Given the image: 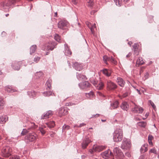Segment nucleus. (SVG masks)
Returning <instances> with one entry per match:
<instances>
[{
  "label": "nucleus",
  "mask_w": 159,
  "mask_h": 159,
  "mask_svg": "<svg viewBox=\"0 0 159 159\" xmlns=\"http://www.w3.org/2000/svg\"><path fill=\"white\" fill-rule=\"evenodd\" d=\"M19 1V0H5V1L1 2L0 8L1 9L7 11L8 10L11 6L15 3L16 1Z\"/></svg>",
  "instance_id": "f257e3e1"
},
{
  "label": "nucleus",
  "mask_w": 159,
  "mask_h": 159,
  "mask_svg": "<svg viewBox=\"0 0 159 159\" xmlns=\"http://www.w3.org/2000/svg\"><path fill=\"white\" fill-rule=\"evenodd\" d=\"M123 137V133L122 130L120 128L117 129L113 134V139L116 142H120Z\"/></svg>",
  "instance_id": "f03ea898"
},
{
  "label": "nucleus",
  "mask_w": 159,
  "mask_h": 159,
  "mask_svg": "<svg viewBox=\"0 0 159 159\" xmlns=\"http://www.w3.org/2000/svg\"><path fill=\"white\" fill-rule=\"evenodd\" d=\"M12 149L9 146H6L3 148L2 151V156L5 157H8L11 155Z\"/></svg>",
  "instance_id": "7ed1b4c3"
},
{
  "label": "nucleus",
  "mask_w": 159,
  "mask_h": 159,
  "mask_svg": "<svg viewBox=\"0 0 159 159\" xmlns=\"http://www.w3.org/2000/svg\"><path fill=\"white\" fill-rule=\"evenodd\" d=\"M131 145L130 140L129 139H125L122 142L121 148L123 149L127 150L130 149Z\"/></svg>",
  "instance_id": "20e7f679"
},
{
  "label": "nucleus",
  "mask_w": 159,
  "mask_h": 159,
  "mask_svg": "<svg viewBox=\"0 0 159 159\" xmlns=\"http://www.w3.org/2000/svg\"><path fill=\"white\" fill-rule=\"evenodd\" d=\"M107 89L109 90H114L117 87V85L114 83L110 80H107Z\"/></svg>",
  "instance_id": "39448f33"
},
{
  "label": "nucleus",
  "mask_w": 159,
  "mask_h": 159,
  "mask_svg": "<svg viewBox=\"0 0 159 159\" xmlns=\"http://www.w3.org/2000/svg\"><path fill=\"white\" fill-rule=\"evenodd\" d=\"M37 135L34 133L29 134L25 137V139L28 142H32L35 140Z\"/></svg>",
  "instance_id": "423d86ee"
},
{
  "label": "nucleus",
  "mask_w": 159,
  "mask_h": 159,
  "mask_svg": "<svg viewBox=\"0 0 159 159\" xmlns=\"http://www.w3.org/2000/svg\"><path fill=\"white\" fill-rule=\"evenodd\" d=\"M68 22L66 20H61L58 23V28L63 30H65L68 25Z\"/></svg>",
  "instance_id": "0eeeda50"
},
{
  "label": "nucleus",
  "mask_w": 159,
  "mask_h": 159,
  "mask_svg": "<svg viewBox=\"0 0 159 159\" xmlns=\"http://www.w3.org/2000/svg\"><path fill=\"white\" fill-rule=\"evenodd\" d=\"M113 152L116 157L119 158H122L124 156L121 150L117 147H116L114 149Z\"/></svg>",
  "instance_id": "6e6552de"
},
{
  "label": "nucleus",
  "mask_w": 159,
  "mask_h": 159,
  "mask_svg": "<svg viewBox=\"0 0 159 159\" xmlns=\"http://www.w3.org/2000/svg\"><path fill=\"white\" fill-rule=\"evenodd\" d=\"M132 111L135 113H142L143 111V108L139 106L135 105V106L132 109Z\"/></svg>",
  "instance_id": "1a4fd4ad"
},
{
  "label": "nucleus",
  "mask_w": 159,
  "mask_h": 159,
  "mask_svg": "<svg viewBox=\"0 0 159 159\" xmlns=\"http://www.w3.org/2000/svg\"><path fill=\"white\" fill-rule=\"evenodd\" d=\"M24 61H20L17 62H15L12 65V67L13 69L15 70H20V66L21 65H22V64L24 63Z\"/></svg>",
  "instance_id": "9d476101"
},
{
  "label": "nucleus",
  "mask_w": 159,
  "mask_h": 159,
  "mask_svg": "<svg viewBox=\"0 0 159 159\" xmlns=\"http://www.w3.org/2000/svg\"><path fill=\"white\" fill-rule=\"evenodd\" d=\"M101 155L103 158L107 159L111 156V152L109 149H108L105 152H102Z\"/></svg>",
  "instance_id": "9b49d317"
},
{
  "label": "nucleus",
  "mask_w": 159,
  "mask_h": 159,
  "mask_svg": "<svg viewBox=\"0 0 159 159\" xmlns=\"http://www.w3.org/2000/svg\"><path fill=\"white\" fill-rule=\"evenodd\" d=\"M91 142L88 138H85L84 140L81 143L82 147L83 149L86 148L88 145Z\"/></svg>",
  "instance_id": "f8f14e48"
},
{
  "label": "nucleus",
  "mask_w": 159,
  "mask_h": 159,
  "mask_svg": "<svg viewBox=\"0 0 159 159\" xmlns=\"http://www.w3.org/2000/svg\"><path fill=\"white\" fill-rule=\"evenodd\" d=\"M90 84L88 81H84L79 84L80 88L82 89H86L90 86Z\"/></svg>",
  "instance_id": "ddd939ff"
},
{
  "label": "nucleus",
  "mask_w": 159,
  "mask_h": 159,
  "mask_svg": "<svg viewBox=\"0 0 159 159\" xmlns=\"http://www.w3.org/2000/svg\"><path fill=\"white\" fill-rule=\"evenodd\" d=\"M106 146L104 145H94L93 147V149L95 152H100L105 149Z\"/></svg>",
  "instance_id": "4468645a"
},
{
  "label": "nucleus",
  "mask_w": 159,
  "mask_h": 159,
  "mask_svg": "<svg viewBox=\"0 0 159 159\" xmlns=\"http://www.w3.org/2000/svg\"><path fill=\"white\" fill-rule=\"evenodd\" d=\"M73 67L75 70L78 71H80L82 70L83 66L81 64L77 62H75L73 64Z\"/></svg>",
  "instance_id": "2eb2a0df"
},
{
  "label": "nucleus",
  "mask_w": 159,
  "mask_h": 159,
  "mask_svg": "<svg viewBox=\"0 0 159 159\" xmlns=\"http://www.w3.org/2000/svg\"><path fill=\"white\" fill-rule=\"evenodd\" d=\"M65 47V54L66 56H70L72 54L71 50L69 48L68 45L66 43L64 44Z\"/></svg>",
  "instance_id": "dca6fc26"
},
{
  "label": "nucleus",
  "mask_w": 159,
  "mask_h": 159,
  "mask_svg": "<svg viewBox=\"0 0 159 159\" xmlns=\"http://www.w3.org/2000/svg\"><path fill=\"white\" fill-rule=\"evenodd\" d=\"M52 114V111L49 110L47 111L46 113H44L43 115L41 117V119H47L49 118L50 116H51Z\"/></svg>",
  "instance_id": "f3484780"
},
{
  "label": "nucleus",
  "mask_w": 159,
  "mask_h": 159,
  "mask_svg": "<svg viewBox=\"0 0 159 159\" xmlns=\"http://www.w3.org/2000/svg\"><path fill=\"white\" fill-rule=\"evenodd\" d=\"M57 45L55 42H52L51 43H49V45L47 46L46 50H52Z\"/></svg>",
  "instance_id": "a211bd4d"
},
{
  "label": "nucleus",
  "mask_w": 159,
  "mask_h": 159,
  "mask_svg": "<svg viewBox=\"0 0 159 159\" xmlns=\"http://www.w3.org/2000/svg\"><path fill=\"white\" fill-rule=\"evenodd\" d=\"M116 82L118 85L121 87H123L125 84V81L122 78L120 77H117Z\"/></svg>",
  "instance_id": "6ab92c4d"
},
{
  "label": "nucleus",
  "mask_w": 159,
  "mask_h": 159,
  "mask_svg": "<svg viewBox=\"0 0 159 159\" xmlns=\"http://www.w3.org/2000/svg\"><path fill=\"white\" fill-rule=\"evenodd\" d=\"M129 106L128 103L125 101L123 102L121 104L120 107L124 110L127 111L129 109Z\"/></svg>",
  "instance_id": "aec40b11"
},
{
  "label": "nucleus",
  "mask_w": 159,
  "mask_h": 159,
  "mask_svg": "<svg viewBox=\"0 0 159 159\" xmlns=\"http://www.w3.org/2000/svg\"><path fill=\"white\" fill-rule=\"evenodd\" d=\"M67 111L64 108H61L59 111L58 114L60 116H61L67 114Z\"/></svg>",
  "instance_id": "412c9836"
},
{
  "label": "nucleus",
  "mask_w": 159,
  "mask_h": 159,
  "mask_svg": "<svg viewBox=\"0 0 159 159\" xmlns=\"http://www.w3.org/2000/svg\"><path fill=\"white\" fill-rule=\"evenodd\" d=\"M119 103L117 101H114L110 104V107L111 108L115 109L119 107Z\"/></svg>",
  "instance_id": "4be33fe9"
},
{
  "label": "nucleus",
  "mask_w": 159,
  "mask_h": 159,
  "mask_svg": "<svg viewBox=\"0 0 159 159\" xmlns=\"http://www.w3.org/2000/svg\"><path fill=\"white\" fill-rule=\"evenodd\" d=\"M8 120V117L7 116H4L0 117V123H5Z\"/></svg>",
  "instance_id": "5701e85b"
},
{
  "label": "nucleus",
  "mask_w": 159,
  "mask_h": 159,
  "mask_svg": "<svg viewBox=\"0 0 159 159\" xmlns=\"http://www.w3.org/2000/svg\"><path fill=\"white\" fill-rule=\"evenodd\" d=\"M5 90L8 93H12L15 91V90L12 88L10 86H6L5 87Z\"/></svg>",
  "instance_id": "b1692460"
},
{
  "label": "nucleus",
  "mask_w": 159,
  "mask_h": 159,
  "mask_svg": "<svg viewBox=\"0 0 159 159\" xmlns=\"http://www.w3.org/2000/svg\"><path fill=\"white\" fill-rule=\"evenodd\" d=\"M148 144H144L140 148V151L142 153H143L146 152L148 150Z\"/></svg>",
  "instance_id": "393cba45"
},
{
  "label": "nucleus",
  "mask_w": 159,
  "mask_h": 159,
  "mask_svg": "<svg viewBox=\"0 0 159 159\" xmlns=\"http://www.w3.org/2000/svg\"><path fill=\"white\" fill-rule=\"evenodd\" d=\"M37 93L34 91H28L27 92V94L31 98H34L37 95Z\"/></svg>",
  "instance_id": "a878e982"
},
{
  "label": "nucleus",
  "mask_w": 159,
  "mask_h": 159,
  "mask_svg": "<svg viewBox=\"0 0 159 159\" xmlns=\"http://www.w3.org/2000/svg\"><path fill=\"white\" fill-rule=\"evenodd\" d=\"M87 2V5L90 8H92L94 4L93 0H85Z\"/></svg>",
  "instance_id": "bb28decb"
},
{
  "label": "nucleus",
  "mask_w": 159,
  "mask_h": 159,
  "mask_svg": "<svg viewBox=\"0 0 159 159\" xmlns=\"http://www.w3.org/2000/svg\"><path fill=\"white\" fill-rule=\"evenodd\" d=\"M37 48L36 45H32L30 48V54H32V53H34Z\"/></svg>",
  "instance_id": "cd10ccee"
},
{
  "label": "nucleus",
  "mask_w": 159,
  "mask_h": 159,
  "mask_svg": "<svg viewBox=\"0 0 159 159\" xmlns=\"http://www.w3.org/2000/svg\"><path fill=\"white\" fill-rule=\"evenodd\" d=\"M139 126L143 128H145L147 125L146 122L144 121H141L138 123Z\"/></svg>",
  "instance_id": "c85d7f7f"
},
{
  "label": "nucleus",
  "mask_w": 159,
  "mask_h": 159,
  "mask_svg": "<svg viewBox=\"0 0 159 159\" xmlns=\"http://www.w3.org/2000/svg\"><path fill=\"white\" fill-rule=\"evenodd\" d=\"M136 63L137 64L140 65L143 64L144 62L142 57H139L137 59Z\"/></svg>",
  "instance_id": "c756f323"
},
{
  "label": "nucleus",
  "mask_w": 159,
  "mask_h": 159,
  "mask_svg": "<svg viewBox=\"0 0 159 159\" xmlns=\"http://www.w3.org/2000/svg\"><path fill=\"white\" fill-rule=\"evenodd\" d=\"M110 57H108L106 55L104 56L103 57V60L104 62L107 65L108 64L107 61H109Z\"/></svg>",
  "instance_id": "7c9ffc66"
},
{
  "label": "nucleus",
  "mask_w": 159,
  "mask_h": 159,
  "mask_svg": "<svg viewBox=\"0 0 159 159\" xmlns=\"http://www.w3.org/2000/svg\"><path fill=\"white\" fill-rule=\"evenodd\" d=\"M76 76L78 79L80 80L81 79H85L86 76L85 75H82L80 74H79L78 73H76Z\"/></svg>",
  "instance_id": "2f4dec72"
},
{
  "label": "nucleus",
  "mask_w": 159,
  "mask_h": 159,
  "mask_svg": "<svg viewBox=\"0 0 159 159\" xmlns=\"http://www.w3.org/2000/svg\"><path fill=\"white\" fill-rule=\"evenodd\" d=\"M43 73L42 72L40 71L39 72H37L35 74V76L37 79L39 78L43 75Z\"/></svg>",
  "instance_id": "473e14b6"
},
{
  "label": "nucleus",
  "mask_w": 159,
  "mask_h": 159,
  "mask_svg": "<svg viewBox=\"0 0 159 159\" xmlns=\"http://www.w3.org/2000/svg\"><path fill=\"white\" fill-rule=\"evenodd\" d=\"M102 72L104 74L107 76H109L111 75V73L109 72L107 69H105L103 70Z\"/></svg>",
  "instance_id": "72a5a7b5"
},
{
  "label": "nucleus",
  "mask_w": 159,
  "mask_h": 159,
  "mask_svg": "<svg viewBox=\"0 0 159 159\" xmlns=\"http://www.w3.org/2000/svg\"><path fill=\"white\" fill-rule=\"evenodd\" d=\"M43 94L44 96L49 97L52 94V91H46L44 92L43 93Z\"/></svg>",
  "instance_id": "f704fd0d"
},
{
  "label": "nucleus",
  "mask_w": 159,
  "mask_h": 159,
  "mask_svg": "<svg viewBox=\"0 0 159 159\" xmlns=\"http://www.w3.org/2000/svg\"><path fill=\"white\" fill-rule=\"evenodd\" d=\"M55 123L54 121H52L49 122L48 124V126L50 128H53L55 126Z\"/></svg>",
  "instance_id": "c9c22d12"
},
{
  "label": "nucleus",
  "mask_w": 159,
  "mask_h": 159,
  "mask_svg": "<svg viewBox=\"0 0 159 159\" xmlns=\"http://www.w3.org/2000/svg\"><path fill=\"white\" fill-rule=\"evenodd\" d=\"M30 129V128H28V129H23V130L22 131L21 133V135H25L26 133L29 132V130Z\"/></svg>",
  "instance_id": "e433bc0d"
},
{
  "label": "nucleus",
  "mask_w": 159,
  "mask_h": 159,
  "mask_svg": "<svg viewBox=\"0 0 159 159\" xmlns=\"http://www.w3.org/2000/svg\"><path fill=\"white\" fill-rule=\"evenodd\" d=\"M39 130L40 132L42 135H43L46 133V131L42 127H39Z\"/></svg>",
  "instance_id": "4c0bfd02"
},
{
  "label": "nucleus",
  "mask_w": 159,
  "mask_h": 159,
  "mask_svg": "<svg viewBox=\"0 0 159 159\" xmlns=\"http://www.w3.org/2000/svg\"><path fill=\"white\" fill-rule=\"evenodd\" d=\"M51 80H48L46 83V84L48 86V87L49 89H50L51 87Z\"/></svg>",
  "instance_id": "58836bf2"
},
{
  "label": "nucleus",
  "mask_w": 159,
  "mask_h": 159,
  "mask_svg": "<svg viewBox=\"0 0 159 159\" xmlns=\"http://www.w3.org/2000/svg\"><path fill=\"white\" fill-rule=\"evenodd\" d=\"M116 5L118 6H120L121 4V0H114Z\"/></svg>",
  "instance_id": "ea45409f"
},
{
  "label": "nucleus",
  "mask_w": 159,
  "mask_h": 159,
  "mask_svg": "<svg viewBox=\"0 0 159 159\" xmlns=\"http://www.w3.org/2000/svg\"><path fill=\"white\" fill-rule=\"evenodd\" d=\"M89 28L91 30V32H92V33L93 34H94V28H96V24H94L93 25H92L91 26V27H89Z\"/></svg>",
  "instance_id": "a19ab883"
},
{
  "label": "nucleus",
  "mask_w": 159,
  "mask_h": 159,
  "mask_svg": "<svg viewBox=\"0 0 159 159\" xmlns=\"http://www.w3.org/2000/svg\"><path fill=\"white\" fill-rule=\"evenodd\" d=\"M4 105V101L2 98L0 97V109L2 108Z\"/></svg>",
  "instance_id": "79ce46f5"
},
{
  "label": "nucleus",
  "mask_w": 159,
  "mask_h": 159,
  "mask_svg": "<svg viewBox=\"0 0 159 159\" xmlns=\"http://www.w3.org/2000/svg\"><path fill=\"white\" fill-rule=\"evenodd\" d=\"M54 39L58 42H60V37L57 34H55L54 37Z\"/></svg>",
  "instance_id": "37998d69"
},
{
  "label": "nucleus",
  "mask_w": 159,
  "mask_h": 159,
  "mask_svg": "<svg viewBox=\"0 0 159 159\" xmlns=\"http://www.w3.org/2000/svg\"><path fill=\"white\" fill-rule=\"evenodd\" d=\"M70 128V127L66 125H64L62 127V131H65V130H68Z\"/></svg>",
  "instance_id": "c03bdc74"
},
{
  "label": "nucleus",
  "mask_w": 159,
  "mask_h": 159,
  "mask_svg": "<svg viewBox=\"0 0 159 159\" xmlns=\"http://www.w3.org/2000/svg\"><path fill=\"white\" fill-rule=\"evenodd\" d=\"M104 86V84L102 82H100L98 84V89H102Z\"/></svg>",
  "instance_id": "a18cd8bd"
},
{
  "label": "nucleus",
  "mask_w": 159,
  "mask_h": 159,
  "mask_svg": "<svg viewBox=\"0 0 159 159\" xmlns=\"http://www.w3.org/2000/svg\"><path fill=\"white\" fill-rule=\"evenodd\" d=\"M149 102L152 107L155 109L156 108V107L154 103L151 100H149Z\"/></svg>",
  "instance_id": "49530a36"
},
{
  "label": "nucleus",
  "mask_w": 159,
  "mask_h": 159,
  "mask_svg": "<svg viewBox=\"0 0 159 159\" xmlns=\"http://www.w3.org/2000/svg\"><path fill=\"white\" fill-rule=\"evenodd\" d=\"M20 157L19 156L15 155L14 156L11 157L10 158V159H20Z\"/></svg>",
  "instance_id": "de8ad7c7"
},
{
  "label": "nucleus",
  "mask_w": 159,
  "mask_h": 159,
  "mask_svg": "<svg viewBox=\"0 0 159 159\" xmlns=\"http://www.w3.org/2000/svg\"><path fill=\"white\" fill-rule=\"evenodd\" d=\"M109 61L111 62L114 64H115L116 63V61H115L114 59L111 57H110V60H109Z\"/></svg>",
  "instance_id": "09e8293b"
},
{
  "label": "nucleus",
  "mask_w": 159,
  "mask_h": 159,
  "mask_svg": "<svg viewBox=\"0 0 159 159\" xmlns=\"http://www.w3.org/2000/svg\"><path fill=\"white\" fill-rule=\"evenodd\" d=\"M40 57H35L34 59V61L37 63L39 61L40 59Z\"/></svg>",
  "instance_id": "8fccbe9b"
},
{
  "label": "nucleus",
  "mask_w": 159,
  "mask_h": 159,
  "mask_svg": "<svg viewBox=\"0 0 159 159\" xmlns=\"http://www.w3.org/2000/svg\"><path fill=\"white\" fill-rule=\"evenodd\" d=\"M138 45L137 43H134V45H133V50H136V49H138Z\"/></svg>",
  "instance_id": "3c124183"
},
{
  "label": "nucleus",
  "mask_w": 159,
  "mask_h": 159,
  "mask_svg": "<svg viewBox=\"0 0 159 159\" xmlns=\"http://www.w3.org/2000/svg\"><path fill=\"white\" fill-rule=\"evenodd\" d=\"M149 75L148 72H146L145 74L144 75V77L145 80H146V79H148L149 77Z\"/></svg>",
  "instance_id": "603ef678"
},
{
  "label": "nucleus",
  "mask_w": 159,
  "mask_h": 159,
  "mask_svg": "<svg viewBox=\"0 0 159 159\" xmlns=\"http://www.w3.org/2000/svg\"><path fill=\"white\" fill-rule=\"evenodd\" d=\"M128 93L127 92H125L123 93L122 95V97L123 98H125L128 96Z\"/></svg>",
  "instance_id": "864d4df0"
},
{
  "label": "nucleus",
  "mask_w": 159,
  "mask_h": 159,
  "mask_svg": "<svg viewBox=\"0 0 159 159\" xmlns=\"http://www.w3.org/2000/svg\"><path fill=\"white\" fill-rule=\"evenodd\" d=\"M153 139V137L152 135L150 134H149L148 135V141L152 140Z\"/></svg>",
  "instance_id": "5fc2aeb1"
},
{
  "label": "nucleus",
  "mask_w": 159,
  "mask_h": 159,
  "mask_svg": "<svg viewBox=\"0 0 159 159\" xmlns=\"http://www.w3.org/2000/svg\"><path fill=\"white\" fill-rule=\"evenodd\" d=\"M150 152L155 154L157 153V151L154 148H152L150 150Z\"/></svg>",
  "instance_id": "6e6d98bb"
},
{
  "label": "nucleus",
  "mask_w": 159,
  "mask_h": 159,
  "mask_svg": "<svg viewBox=\"0 0 159 159\" xmlns=\"http://www.w3.org/2000/svg\"><path fill=\"white\" fill-rule=\"evenodd\" d=\"M134 52V54L136 56H137L139 54V52L138 51V49H136L135 51L134 50H133Z\"/></svg>",
  "instance_id": "4d7b16f0"
},
{
  "label": "nucleus",
  "mask_w": 159,
  "mask_h": 159,
  "mask_svg": "<svg viewBox=\"0 0 159 159\" xmlns=\"http://www.w3.org/2000/svg\"><path fill=\"white\" fill-rule=\"evenodd\" d=\"M86 125V124L84 123H82L80 124L79 126H77V127H81L84 126V125Z\"/></svg>",
  "instance_id": "13d9d810"
},
{
  "label": "nucleus",
  "mask_w": 159,
  "mask_h": 159,
  "mask_svg": "<svg viewBox=\"0 0 159 159\" xmlns=\"http://www.w3.org/2000/svg\"><path fill=\"white\" fill-rule=\"evenodd\" d=\"M89 151L91 154H92L93 153L94 151H95V150L93 148L92 149H89Z\"/></svg>",
  "instance_id": "bf43d9fd"
},
{
  "label": "nucleus",
  "mask_w": 159,
  "mask_h": 159,
  "mask_svg": "<svg viewBox=\"0 0 159 159\" xmlns=\"http://www.w3.org/2000/svg\"><path fill=\"white\" fill-rule=\"evenodd\" d=\"M72 2L74 4H76L77 3V0H72Z\"/></svg>",
  "instance_id": "052dcab7"
},
{
  "label": "nucleus",
  "mask_w": 159,
  "mask_h": 159,
  "mask_svg": "<svg viewBox=\"0 0 159 159\" xmlns=\"http://www.w3.org/2000/svg\"><path fill=\"white\" fill-rule=\"evenodd\" d=\"M125 155L126 156L128 157H130L131 156L129 152H127L125 153Z\"/></svg>",
  "instance_id": "680f3d73"
},
{
  "label": "nucleus",
  "mask_w": 159,
  "mask_h": 159,
  "mask_svg": "<svg viewBox=\"0 0 159 159\" xmlns=\"http://www.w3.org/2000/svg\"><path fill=\"white\" fill-rule=\"evenodd\" d=\"M99 115H100L99 114H97L95 115H93L91 117H98L99 116Z\"/></svg>",
  "instance_id": "e2e57ef3"
},
{
  "label": "nucleus",
  "mask_w": 159,
  "mask_h": 159,
  "mask_svg": "<svg viewBox=\"0 0 159 159\" xmlns=\"http://www.w3.org/2000/svg\"><path fill=\"white\" fill-rule=\"evenodd\" d=\"M132 54V53H131V52H129L126 56V57H130L131 55Z\"/></svg>",
  "instance_id": "0e129e2a"
},
{
  "label": "nucleus",
  "mask_w": 159,
  "mask_h": 159,
  "mask_svg": "<svg viewBox=\"0 0 159 159\" xmlns=\"http://www.w3.org/2000/svg\"><path fill=\"white\" fill-rule=\"evenodd\" d=\"M148 141V143H149L150 145H153V143H152V140H151V141Z\"/></svg>",
  "instance_id": "69168bd1"
},
{
  "label": "nucleus",
  "mask_w": 159,
  "mask_h": 159,
  "mask_svg": "<svg viewBox=\"0 0 159 159\" xmlns=\"http://www.w3.org/2000/svg\"><path fill=\"white\" fill-rule=\"evenodd\" d=\"M89 95L90 96H93V93L92 92H90V93H88Z\"/></svg>",
  "instance_id": "338daca9"
},
{
  "label": "nucleus",
  "mask_w": 159,
  "mask_h": 159,
  "mask_svg": "<svg viewBox=\"0 0 159 159\" xmlns=\"http://www.w3.org/2000/svg\"><path fill=\"white\" fill-rule=\"evenodd\" d=\"M149 116V113H147L145 115V117L146 118H147L148 117V116Z\"/></svg>",
  "instance_id": "774afa93"
}]
</instances>
